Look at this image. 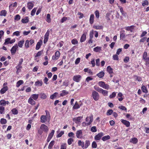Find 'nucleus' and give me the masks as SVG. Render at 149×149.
<instances>
[{
    "label": "nucleus",
    "mask_w": 149,
    "mask_h": 149,
    "mask_svg": "<svg viewBox=\"0 0 149 149\" xmlns=\"http://www.w3.org/2000/svg\"><path fill=\"white\" fill-rule=\"evenodd\" d=\"M107 70L110 74H112L113 73V69L111 68L110 66H109L107 67Z\"/></svg>",
    "instance_id": "4be33fe9"
},
{
    "label": "nucleus",
    "mask_w": 149,
    "mask_h": 149,
    "mask_svg": "<svg viewBox=\"0 0 149 149\" xmlns=\"http://www.w3.org/2000/svg\"><path fill=\"white\" fill-rule=\"evenodd\" d=\"M24 43V40H21L19 41L18 43V46L20 48H22L23 45Z\"/></svg>",
    "instance_id": "e433bc0d"
},
{
    "label": "nucleus",
    "mask_w": 149,
    "mask_h": 149,
    "mask_svg": "<svg viewBox=\"0 0 149 149\" xmlns=\"http://www.w3.org/2000/svg\"><path fill=\"white\" fill-rule=\"evenodd\" d=\"M55 141L54 140L52 141L50 143L48 148L49 149H51Z\"/></svg>",
    "instance_id": "72a5a7b5"
},
{
    "label": "nucleus",
    "mask_w": 149,
    "mask_h": 149,
    "mask_svg": "<svg viewBox=\"0 0 149 149\" xmlns=\"http://www.w3.org/2000/svg\"><path fill=\"white\" fill-rule=\"evenodd\" d=\"M103 135V133L101 132L95 136L94 139L96 141H99Z\"/></svg>",
    "instance_id": "20e7f679"
},
{
    "label": "nucleus",
    "mask_w": 149,
    "mask_h": 149,
    "mask_svg": "<svg viewBox=\"0 0 149 149\" xmlns=\"http://www.w3.org/2000/svg\"><path fill=\"white\" fill-rule=\"evenodd\" d=\"M141 90L143 92L145 93H147L148 92L146 87L144 86H142L141 87Z\"/></svg>",
    "instance_id": "4c0bfd02"
},
{
    "label": "nucleus",
    "mask_w": 149,
    "mask_h": 149,
    "mask_svg": "<svg viewBox=\"0 0 149 149\" xmlns=\"http://www.w3.org/2000/svg\"><path fill=\"white\" fill-rule=\"evenodd\" d=\"M68 94V91L66 90H63L61 91V93L60 94L61 96H63Z\"/></svg>",
    "instance_id": "bb28decb"
},
{
    "label": "nucleus",
    "mask_w": 149,
    "mask_h": 149,
    "mask_svg": "<svg viewBox=\"0 0 149 149\" xmlns=\"http://www.w3.org/2000/svg\"><path fill=\"white\" fill-rule=\"evenodd\" d=\"M11 111L12 112V113L14 115L17 114L18 113V111L15 108H14Z\"/></svg>",
    "instance_id": "3c124183"
},
{
    "label": "nucleus",
    "mask_w": 149,
    "mask_h": 149,
    "mask_svg": "<svg viewBox=\"0 0 149 149\" xmlns=\"http://www.w3.org/2000/svg\"><path fill=\"white\" fill-rule=\"evenodd\" d=\"M66 144L64 143L61 145L60 149H66Z\"/></svg>",
    "instance_id": "e2e57ef3"
},
{
    "label": "nucleus",
    "mask_w": 149,
    "mask_h": 149,
    "mask_svg": "<svg viewBox=\"0 0 149 149\" xmlns=\"http://www.w3.org/2000/svg\"><path fill=\"white\" fill-rule=\"evenodd\" d=\"M95 14L96 17L97 18H98L100 17V13L99 11L97 10L95 11Z\"/></svg>",
    "instance_id": "0e129e2a"
},
{
    "label": "nucleus",
    "mask_w": 149,
    "mask_h": 149,
    "mask_svg": "<svg viewBox=\"0 0 149 149\" xmlns=\"http://www.w3.org/2000/svg\"><path fill=\"white\" fill-rule=\"evenodd\" d=\"M40 129L43 131L45 132H47L48 130L47 126L44 124H42L41 125Z\"/></svg>",
    "instance_id": "39448f33"
},
{
    "label": "nucleus",
    "mask_w": 149,
    "mask_h": 149,
    "mask_svg": "<svg viewBox=\"0 0 149 149\" xmlns=\"http://www.w3.org/2000/svg\"><path fill=\"white\" fill-rule=\"evenodd\" d=\"M98 84L100 87L107 90H108L109 88V86L107 84H106L105 82L103 81H99L98 83Z\"/></svg>",
    "instance_id": "f03ea898"
},
{
    "label": "nucleus",
    "mask_w": 149,
    "mask_h": 149,
    "mask_svg": "<svg viewBox=\"0 0 149 149\" xmlns=\"http://www.w3.org/2000/svg\"><path fill=\"white\" fill-rule=\"evenodd\" d=\"M33 4L31 2H29L27 3V7L29 9H31L33 6Z\"/></svg>",
    "instance_id": "7c9ffc66"
},
{
    "label": "nucleus",
    "mask_w": 149,
    "mask_h": 149,
    "mask_svg": "<svg viewBox=\"0 0 149 149\" xmlns=\"http://www.w3.org/2000/svg\"><path fill=\"white\" fill-rule=\"evenodd\" d=\"M17 69L16 73L17 74H18L21 71V69L22 68V66H17L16 67Z\"/></svg>",
    "instance_id": "c9c22d12"
},
{
    "label": "nucleus",
    "mask_w": 149,
    "mask_h": 149,
    "mask_svg": "<svg viewBox=\"0 0 149 149\" xmlns=\"http://www.w3.org/2000/svg\"><path fill=\"white\" fill-rule=\"evenodd\" d=\"M118 55L115 54L113 55V57L114 60L118 61Z\"/></svg>",
    "instance_id": "774afa93"
},
{
    "label": "nucleus",
    "mask_w": 149,
    "mask_h": 149,
    "mask_svg": "<svg viewBox=\"0 0 149 149\" xmlns=\"http://www.w3.org/2000/svg\"><path fill=\"white\" fill-rule=\"evenodd\" d=\"M73 141V139L70 138L68 139V145H71L72 142Z\"/></svg>",
    "instance_id": "680f3d73"
},
{
    "label": "nucleus",
    "mask_w": 149,
    "mask_h": 149,
    "mask_svg": "<svg viewBox=\"0 0 149 149\" xmlns=\"http://www.w3.org/2000/svg\"><path fill=\"white\" fill-rule=\"evenodd\" d=\"M43 83L42 81H38L35 82V86H42Z\"/></svg>",
    "instance_id": "c756f323"
},
{
    "label": "nucleus",
    "mask_w": 149,
    "mask_h": 149,
    "mask_svg": "<svg viewBox=\"0 0 149 149\" xmlns=\"http://www.w3.org/2000/svg\"><path fill=\"white\" fill-rule=\"evenodd\" d=\"M5 110V108L3 106L0 107V113L1 114L4 113V112Z\"/></svg>",
    "instance_id": "4d7b16f0"
},
{
    "label": "nucleus",
    "mask_w": 149,
    "mask_h": 149,
    "mask_svg": "<svg viewBox=\"0 0 149 149\" xmlns=\"http://www.w3.org/2000/svg\"><path fill=\"white\" fill-rule=\"evenodd\" d=\"M76 136L78 138H81L83 136V134L82 130H80L77 131L76 133Z\"/></svg>",
    "instance_id": "9b49d317"
},
{
    "label": "nucleus",
    "mask_w": 149,
    "mask_h": 149,
    "mask_svg": "<svg viewBox=\"0 0 149 149\" xmlns=\"http://www.w3.org/2000/svg\"><path fill=\"white\" fill-rule=\"evenodd\" d=\"M86 39V35L85 33H84L81 36L80 39V42H82L84 41Z\"/></svg>",
    "instance_id": "aec40b11"
},
{
    "label": "nucleus",
    "mask_w": 149,
    "mask_h": 149,
    "mask_svg": "<svg viewBox=\"0 0 149 149\" xmlns=\"http://www.w3.org/2000/svg\"><path fill=\"white\" fill-rule=\"evenodd\" d=\"M25 46L26 48H28L29 47V40H26L25 42Z\"/></svg>",
    "instance_id": "79ce46f5"
},
{
    "label": "nucleus",
    "mask_w": 149,
    "mask_h": 149,
    "mask_svg": "<svg viewBox=\"0 0 149 149\" xmlns=\"http://www.w3.org/2000/svg\"><path fill=\"white\" fill-rule=\"evenodd\" d=\"M94 89L95 90L97 91L99 93H100V92L101 91V90L102 89V88H100L96 86H94Z\"/></svg>",
    "instance_id": "c03bdc74"
},
{
    "label": "nucleus",
    "mask_w": 149,
    "mask_h": 149,
    "mask_svg": "<svg viewBox=\"0 0 149 149\" xmlns=\"http://www.w3.org/2000/svg\"><path fill=\"white\" fill-rule=\"evenodd\" d=\"M81 78V77L79 75L74 76L73 78V80L75 82H80Z\"/></svg>",
    "instance_id": "423d86ee"
},
{
    "label": "nucleus",
    "mask_w": 149,
    "mask_h": 149,
    "mask_svg": "<svg viewBox=\"0 0 149 149\" xmlns=\"http://www.w3.org/2000/svg\"><path fill=\"white\" fill-rule=\"evenodd\" d=\"M54 130H52L51 132L49 134L48 136L52 138L54 134Z\"/></svg>",
    "instance_id": "052dcab7"
},
{
    "label": "nucleus",
    "mask_w": 149,
    "mask_h": 149,
    "mask_svg": "<svg viewBox=\"0 0 149 149\" xmlns=\"http://www.w3.org/2000/svg\"><path fill=\"white\" fill-rule=\"evenodd\" d=\"M91 130L92 132H96L97 131L96 127L95 126L92 127L91 128Z\"/></svg>",
    "instance_id": "bf43d9fd"
},
{
    "label": "nucleus",
    "mask_w": 149,
    "mask_h": 149,
    "mask_svg": "<svg viewBox=\"0 0 149 149\" xmlns=\"http://www.w3.org/2000/svg\"><path fill=\"white\" fill-rule=\"evenodd\" d=\"M9 103L8 101H6L4 100H2L0 101V105L2 106H5L6 104H8Z\"/></svg>",
    "instance_id": "2eb2a0df"
},
{
    "label": "nucleus",
    "mask_w": 149,
    "mask_h": 149,
    "mask_svg": "<svg viewBox=\"0 0 149 149\" xmlns=\"http://www.w3.org/2000/svg\"><path fill=\"white\" fill-rule=\"evenodd\" d=\"M46 21L50 23L51 21L50 18V15L49 14H48L47 15Z\"/></svg>",
    "instance_id": "58836bf2"
},
{
    "label": "nucleus",
    "mask_w": 149,
    "mask_h": 149,
    "mask_svg": "<svg viewBox=\"0 0 149 149\" xmlns=\"http://www.w3.org/2000/svg\"><path fill=\"white\" fill-rule=\"evenodd\" d=\"M37 10V8H34L31 11V15L32 16H33L34 15L36 11Z\"/></svg>",
    "instance_id": "864d4df0"
},
{
    "label": "nucleus",
    "mask_w": 149,
    "mask_h": 149,
    "mask_svg": "<svg viewBox=\"0 0 149 149\" xmlns=\"http://www.w3.org/2000/svg\"><path fill=\"white\" fill-rule=\"evenodd\" d=\"M49 36V31L48 30L45 33L44 36V43L45 44L47 41Z\"/></svg>",
    "instance_id": "1a4fd4ad"
},
{
    "label": "nucleus",
    "mask_w": 149,
    "mask_h": 149,
    "mask_svg": "<svg viewBox=\"0 0 149 149\" xmlns=\"http://www.w3.org/2000/svg\"><path fill=\"white\" fill-rule=\"evenodd\" d=\"M60 56V52L59 51H57L55 52V55L52 56V59L53 60H57L59 58Z\"/></svg>",
    "instance_id": "6e6552de"
},
{
    "label": "nucleus",
    "mask_w": 149,
    "mask_h": 149,
    "mask_svg": "<svg viewBox=\"0 0 149 149\" xmlns=\"http://www.w3.org/2000/svg\"><path fill=\"white\" fill-rule=\"evenodd\" d=\"M148 1L145 0L142 3V5L143 6H145L146 5H148Z\"/></svg>",
    "instance_id": "338daca9"
},
{
    "label": "nucleus",
    "mask_w": 149,
    "mask_h": 149,
    "mask_svg": "<svg viewBox=\"0 0 149 149\" xmlns=\"http://www.w3.org/2000/svg\"><path fill=\"white\" fill-rule=\"evenodd\" d=\"M7 120L6 119L2 118L0 120V123L2 124H5L7 123Z\"/></svg>",
    "instance_id": "de8ad7c7"
},
{
    "label": "nucleus",
    "mask_w": 149,
    "mask_h": 149,
    "mask_svg": "<svg viewBox=\"0 0 149 149\" xmlns=\"http://www.w3.org/2000/svg\"><path fill=\"white\" fill-rule=\"evenodd\" d=\"M104 75V72L103 71H101L97 74V76L100 78H102Z\"/></svg>",
    "instance_id": "b1692460"
},
{
    "label": "nucleus",
    "mask_w": 149,
    "mask_h": 149,
    "mask_svg": "<svg viewBox=\"0 0 149 149\" xmlns=\"http://www.w3.org/2000/svg\"><path fill=\"white\" fill-rule=\"evenodd\" d=\"M29 22V17H26L22 19V22L23 23H26Z\"/></svg>",
    "instance_id": "cd10ccee"
},
{
    "label": "nucleus",
    "mask_w": 149,
    "mask_h": 149,
    "mask_svg": "<svg viewBox=\"0 0 149 149\" xmlns=\"http://www.w3.org/2000/svg\"><path fill=\"white\" fill-rule=\"evenodd\" d=\"M82 118V117H78L74 118L73 120L75 123H79L80 122L81 119Z\"/></svg>",
    "instance_id": "4468645a"
},
{
    "label": "nucleus",
    "mask_w": 149,
    "mask_h": 149,
    "mask_svg": "<svg viewBox=\"0 0 149 149\" xmlns=\"http://www.w3.org/2000/svg\"><path fill=\"white\" fill-rule=\"evenodd\" d=\"M116 93L115 92H113L111 95H110L109 97L110 98H113L114 97L116 96Z\"/></svg>",
    "instance_id": "69168bd1"
},
{
    "label": "nucleus",
    "mask_w": 149,
    "mask_h": 149,
    "mask_svg": "<svg viewBox=\"0 0 149 149\" xmlns=\"http://www.w3.org/2000/svg\"><path fill=\"white\" fill-rule=\"evenodd\" d=\"M71 42L72 44L75 45L78 44V42L76 39L74 38L71 41Z\"/></svg>",
    "instance_id": "8fccbe9b"
},
{
    "label": "nucleus",
    "mask_w": 149,
    "mask_h": 149,
    "mask_svg": "<svg viewBox=\"0 0 149 149\" xmlns=\"http://www.w3.org/2000/svg\"><path fill=\"white\" fill-rule=\"evenodd\" d=\"M92 147L93 148H95L97 147V144L96 142L95 141H93L92 144Z\"/></svg>",
    "instance_id": "5fc2aeb1"
},
{
    "label": "nucleus",
    "mask_w": 149,
    "mask_h": 149,
    "mask_svg": "<svg viewBox=\"0 0 149 149\" xmlns=\"http://www.w3.org/2000/svg\"><path fill=\"white\" fill-rule=\"evenodd\" d=\"M108 93L107 91L102 89L100 93H102L103 95L106 96L108 95Z\"/></svg>",
    "instance_id": "f704fd0d"
},
{
    "label": "nucleus",
    "mask_w": 149,
    "mask_h": 149,
    "mask_svg": "<svg viewBox=\"0 0 149 149\" xmlns=\"http://www.w3.org/2000/svg\"><path fill=\"white\" fill-rule=\"evenodd\" d=\"M93 116L92 114H91L89 116H87L86 119V121L87 123H89L91 121V124L93 121Z\"/></svg>",
    "instance_id": "9d476101"
},
{
    "label": "nucleus",
    "mask_w": 149,
    "mask_h": 149,
    "mask_svg": "<svg viewBox=\"0 0 149 149\" xmlns=\"http://www.w3.org/2000/svg\"><path fill=\"white\" fill-rule=\"evenodd\" d=\"M40 98L42 99H45L47 97V95L44 93H41L40 94Z\"/></svg>",
    "instance_id": "2f4dec72"
},
{
    "label": "nucleus",
    "mask_w": 149,
    "mask_h": 149,
    "mask_svg": "<svg viewBox=\"0 0 149 149\" xmlns=\"http://www.w3.org/2000/svg\"><path fill=\"white\" fill-rule=\"evenodd\" d=\"M10 38H8L6 39L5 40V42L4 43V45H8V44L10 43Z\"/></svg>",
    "instance_id": "6e6d98bb"
},
{
    "label": "nucleus",
    "mask_w": 149,
    "mask_h": 149,
    "mask_svg": "<svg viewBox=\"0 0 149 149\" xmlns=\"http://www.w3.org/2000/svg\"><path fill=\"white\" fill-rule=\"evenodd\" d=\"M18 47L17 44H15L12 47L10 50L11 53L12 55L15 54Z\"/></svg>",
    "instance_id": "7ed1b4c3"
},
{
    "label": "nucleus",
    "mask_w": 149,
    "mask_h": 149,
    "mask_svg": "<svg viewBox=\"0 0 149 149\" xmlns=\"http://www.w3.org/2000/svg\"><path fill=\"white\" fill-rule=\"evenodd\" d=\"M94 15L93 14H92L91 15L90 19H89V22L91 24H92L94 22Z\"/></svg>",
    "instance_id": "c85d7f7f"
},
{
    "label": "nucleus",
    "mask_w": 149,
    "mask_h": 149,
    "mask_svg": "<svg viewBox=\"0 0 149 149\" xmlns=\"http://www.w3.org/2000/svg\"><path fill=\"white\" fill-rule=\"evenodd\" d=\"M39 95L38 94H33L31 95V97L34 100H36L38 99Z\"/></svg>",
    "instance_id": "412c9836"
},
{
    "label": "nucleus",
    "mask_w": 149,
    "mask_h": 149,
    "mask_svg": "<svg viewBox=\"0 0 149 149\" xmlns=\"http://www.w3.org/2000/svg\"><path fill=\"white\" fill-rule=\"evenodd\" d=\"M99 95L98 93L95 91H93L92 94V97L95 101L98 100L99 98Z\"/></svg>",
    "instance_id": "f257e3e1"
},
{
    "label": "nucleus",
    "mask_w": 149,
    "mask_h": 149,
    "mask_svg": "<svg viewBox=\"0 0 149 149\" xmlns=\"http://www.w3.org/2000/svg\"><path fill=\"white\" fill-rule=\"evenodd\" d=\"M82 105V103L80 101L79 102H76L74 105L73 107V109H77L80 108L81 106Z\"/></svg>",
    "instance_id": "0eeeda50"
},
{
    "label": "nucleus",
    "mask_w": 149,
    "mask_h": 149,
    "mask_svg": "<svg viewBox=\"0 0 149 149\" xmlns=\"http://www.w3.org/2000/svg\"><path fill=\"white\" fill-rule=\"evenodd\" d=\"M93 28L96 29H102L103 26L100 25H94Z\"/></svg>",
    "instance_id": "a19ab883"
},
{
    "label": "nucleus",
    "mask_w": 149,
    "mask_h": 149,
    "mask_svg": "<svg viewBox=\"0 0 149 149\" xmlns=\"http://www.w3.org/2000/svg\"><path fill=\"white\" fill-rule=\"evenodd\" d=\"M7 12L5 10H3L1 11L0 12V15L1 16H5Z\"/></svg>",
    "instance_id": "ea45409f"
},
{
    "label": "nucleus",
    "mask_w": 149,
    "mask_h": 149,
    "mask_svg": "<svg viewBox=\"0 0 149 149\" xmlns=\"http://www.w3.org/2000/svg\"><path fill=\"white\" fill-rule=\"evenodd\" d=\"M121 121L126 127H128L130 126V123L129 121L123 119L121 120Z\"/></svg>",
    "instance_id": "f8f14e48"
},
{
    "label": "nucleus",
    "mask_w": 149,
    "mask_h": 149,
    "mask_svg": "<svg viewBox=\"0 0 149 149\" xmlns=\"http://www.w3.org/2000/svg\"><path fill=\"white\" fill-rule=\"evenodd\" d=\"M134 26L132 25L130 26H128L126 27L125 29L127 31H130L131 32L132 31L133 29L134 28Z\"/></svg>",
    "instance_id": "393cba45"
},
{
    "label": "nucleus",
    "mask_w": 149,
    "mask_h": 149,
    "mask_svg": "<svg viewBox=\"0 0 149 149\" xmlns=\"http://www.w3.org/2000/svg\"><path fill=\"white\" fill-rule=\"evenodd\" d=\"M47 120V118L46 116L44 115H42L40 118V122L42 123H44Z\"/></svg>",
    "instance_id": "6ab92c4d"
},
{
    "label": "nucleus",
    "mask_w": 149,
    "mask_h": 149,
    "mask_svg": "<svg viewBox=\"0 0 149 149\" xmlns=\"http://www.w3.org/2000/svg\"><path fill=\"white\" fill-rule=\"evenodd\" d=\"M8 90V88L7 86H4L0 90V93L1 94L4 93Z\"/></svg>",
    "instance_id": "a211bd4d"
},
{
    "label": "nucleus",
    "mask_w": 149,
    "mask_h": 149,
    "mask_svg": "<svg viewBox=\"0 0 149 149\" xmlns=\"http://www.w3.org/2000/svg\"><path fill=\"white\" fill-rule=\"evenodd\" d=\"M20 32L19 31H16L14 32L13 33V36H20Z\"/></svg>",
    "instance_id": "09e8293b"
},
{
    "label": "nucleus",
    "mask_w": 149,
    "mask_h": 149,
    "mask_svg": "<svg viewBox=\"0 0 149 149\" xmlns=\"http://www.w3.org/2000/svg\"><path fill=\"white\" fill-rule=\"evenodd\" d=\"M28 102L29 104L32 105H34L36 104V102L31 97L29 98L28 100Z\"/></svg>",
    "instance_id": "dca6fc26"
},
{
    "label": "nucleus",
    "mask_w": 149,
    "mask_h": 149,
    "mask_svg": "<svg viewBox=\"0 0 149 149\" xmlns=\"http://www.w3.org/2000/svg\"><path fill=\"white\" fill-rule=\"evenodd\" d=\"M42 40H39V41L37 42L36 47V49L37 50H38L40 47L42 45Z\"/></svg>",
    "instance_id": "ddd939ff"
},
{
    "label": "nucleus",
    "mask_w": 149,
    "mask_h": 149,
    "mask_svg": "<svg viewBox=\"0 0 149 149\" xmlns=\"http://www.w3.org/2000/svg\"><path fill=\"white\" fill-rule=\"evenodd\" d=\"M138 141L137 139L135 137L132 138L130 140V142L131 143L134 144L136 143Z\"/></svg>",
    "instance_id": "f3484780"
},
{
    "label": "nucleus",
    "mask_w": 149,
    "mask_h": 149,
    "mask_svg": "<svg viewBox=\"0 0 149 149\" xmlns=\"http://www.w3.org/2000/svg\"><path fill=\"white\" fill-rule=\"evenodd\" d=\"M113 112V111L112 109L108 110L107 112V115L108 116L111 115Z\"/></svg>",
    "instance_id": "13d9d810"
},
{
    "label": "nucleus",
    "mask_w": 149,
    "mask_h": 149,
    "mask_svg": "<svg viewBox=\"0 0 149 149\" xmlns=\"http://www.w3.org/2000/svg\"><path fill=\"white\" fill-rule=\"evenodd\" d=\"M148 57H147V53L145 52L143 53V59L144 60V61L145 60V59H146Z\"/></svg>",
    "instance_id": "a18cd8bd"
},
{
    "label": "nucleus",
    "mask_w": 149,
    "mask_h": 149,
    "mask_svg": "<svg viewBox=\"0 0 149 149\" xmlns=\"http://www.w3.org/2000/svg\"><path fill=\"white\" fill-rule=\"evenodd\" d=\"M58 93H55L51 95L50 96V98L53 99L55 98L57 95Z\"/></svg>",
    "instance_id": "603ef678"
},
{
    "label": "nucleus",
    "mask_w": 149,
    "mask_h": 149,
    "mask_svg": "<svg viewBox=\"0 0 149 149\" xmlns=\"http://www.w3.org/2000/svg\"><path fill=\"white\" fill-rule=\"evenodd\" d=\"M24 83V81L22 80H19L18 81L16 85V87L18 88L19 86L22 84Z\"/></svg>",
    "instance_id": "a878e982"
},
{
    "label": "nucleus",
    "mask_w": 149,
    "mask_h": 149,
    "mask_svg": "<svg viewBox=\"0 0 149 149\" xmlns=\"http://www.w3.org/2000/svg\"><path fill=\"white\" fill-rule=\"evenodd\" d=\"M110 139V136L109 135L105 136L103 137L102 139L103 141H105L107 140H108Z\"/></svg>",
    "instance_id": "473e14b6"
},
{
    "label": "nucleus",
    "mask_w": 149,
    "mask_h": 149,
    "mask_svg": "<svg viewBox=\"0 0 149 149\" xmlns=\"http://www.w3.org/2000/svg\"><path fill=\"white\" fill-rule=\"evenodd\" d=\"M42 51H39L37 54H36L35 55H34L35 58H36L38 57H39L41 56V55L42 54Z\"/></svg>",
    "instance_id": "49530a36"
},
{
    "label": "nucleus",
    "mask_w": 149,
    "mask_h": 149,
    "mask_svg": "<svg viewBox=\"0 0 149 149\" xmlns=\"http://www.w3.org/2000/svg\"><path fill=\"white\" fill-rule=\"evenodd\" d=\"M78 145L79 146H81L83 148L84 147V142L81 141V140H79L78 142Z\"/></svg>",
    "instance_id": "37998d69"
},
{
    "label": "nucleus",
    "mask_w": 149,
    "mask_h": 149,
    "mask_svg": "<svg viewBox=\"0 0 149 149\" xmlns=\"http://www.w3.org/2000/svg\"><path fill=\"white\" fill-rule=\"evenodd\" d=\"M101 47L97 46L93 49V51L95 52H100L101 50Z\"/></svg>",
    "instance_id": "5701e85b"
}]
</instances>
